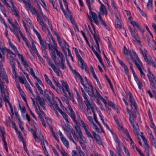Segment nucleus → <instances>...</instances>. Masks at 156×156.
Instances as JSON below:
<instances>
[{"label":"nucleus","instance_id":"nucleus-30","mask_svg":"<svg viewBox=\"0 0 156 156\" xmlns=\"http://www.w3.org/2000/svg\"><path fill=\"white\" fill-rule=\"evenodd\" d=\"M27 6L29 8L33 14L35 15L37 13V11L33 7L30 3H27L26 4Z\"/></svg>","mask_w":156,"mask_h":156},{"label":"nucleus","instance_id":"nucleus-26","mask_svg":"<svg viewBox=\"0 0 156 156\" xmlns=\"http://www.w3.org/2000/svg\"><path fill=\"white\" fill-rule=\"evenodd\" d=\"M147 63L150 65H152V66L155 68L156 67V65L154 62L151 57L149 55L147 54Z\"/></svg>","mask_w":156,"mask_h":156},{"label":"nucleus","instance_id":"nucleus-19","mask_svg":"<svg viewBox=\"0 0 156 156\" xmlns=\"http://www.w3.org/2000/svg\"><path fill=\"white\" fill-rule=\"evenodd\" d=\"M111 6L113 9L115 16H117L118 18H119L120 14L118 11L116 3L114 0H111Z\"/></svg>","mask_w":156,"mask_h":156},{"label":"nucleus","instance_id":"nucleus-64","mask_svg":"<svg viewBox=\"0 0 156 156\" xmlns=\"http://www.w3.org/2000/svg\"><path fill=\"white\" fill-rule=\"evenodd\" d=\"M61 67L62 69H65L66 68V66L65 64V59L61 61Z\"/></svg>","mask_w":156,"mask_h":156},{"label":"nucleus","instance_id":"nucleus-25","mask_svg":"<svg viewBox=\"0 0 156 156\" xmlns=\"http://www.w3.org/2000/svg\"><path fill=\"white\" fill-rule=\"evenodd\" d=\"M101 13L103 15H105L106 17L107 16V11L106 7L102 3H101V5L100 9V12L99 13L98 16L99 15V14L101 15Z\"/></svg>","mask_w":156,"mask_h":156},{"label":"nucleus","instance_id":"nucleus-33","mask_svg":"<svg viewBox=\"0 0 156 156\" xmlns=\"http://www.w3.org/2000/svg\"><path fill=\"white\" fill-rule=\"evenodd\" d=\"M59 112L60 113L63 118L66 121L67 124V125H68V124H69V122L68 119V116L63 111L62 109L59 111Z\"/></svg>","mask_w":156,"mask_h":156},{"label":"nucleus","instance_id":"nucleus-58","mask_svg":"<svg viewBox=\"0 0 156 156\" xmlns=\"http://www.w3.org/2000/svg\"><path fill=\"white\" fill-rule=\"evenodd\" d=\"M39 84H40L37 81V82H36L35 83V85L36 86V87L38 88V90L39 91L40 93L42 94H44V91L40 87V86L39 85Z\"/></svg>","mask_w":156,"mask_h":156},{"label":"nucleus","instance_id":"nucleus-59","mask_svg":"<svg viewBox=\"0 0 156 156\" xmlns=\"http://www.w3.org/2000/svg\"><path fill=\"white\" fill-rule=\"evenodd\" d=\"M25 85L26 88L30 91V92L32 94V95H34V94L30 86V85H29V84L27 83V82H26L25 83Z\"/></svg>","mask_w":156,"mask_h":156},{"label":"nucleus","instance_id":"nucleus-55","mask_svg":"<svg viewBox=\"0 0 156 156\" xmlns=\"http://www.w3.org/2000/svg\"><path fill=\"white\" fill-rule=\"evenodd\" d=\"M123 52L126 55L128 56H130L131 55L130 51L128 50L125 46H124V47Z\"/></svg>","mask_w":156,"mask_h":156},{"label":"nucleus","instance_id":"nucleus-18","mask_svg":"<svg viewBox=\"0 0 156 156\" xmlns=\"http://www.w3.org/2000/svg\"><path fill=\"white\" fill-rule=\"evenodd\" d=\"M128 95L129 97V102L130 103V105L132 108H133V107L135 109H136L137 108V104L133 98L132 94L130 92L128 93Z\"/></svg>","mask_w":156,"mask_h":156},{"label":"nucleus","instance_id":"nucleus-29","mask_svg":"<svg viewBox=\"0 0 156 156\" xmlns=\"http://www.w3.org/2000/svg\"><path fill=\"white\" fill-rule=\"evenodd\" d=\"M116 18V24L115 26L117 28H120L122 27V24L121 23V16L119 15V18H118L117 16H115Z\"/></svg>","mask_w":156,"mask_h":156},{"label":"nucleus","instance_id":"nucleus-62","mask_svg":"<svg viewBox=\"0 0 156 156\" xmlns=\"http://www.w3.org/2000/svg\"><path fill=\"white\" fill-rule=\"evenodd\" d=\"M31 130L32 131L33 136L34 138H35L36 141L37 142H39V140L36 135V132L35 131H34L33 129H31Z\"/></svg>","mask_w":156,"mask_h":156},{"label":"nucleus","instance_id":"nucleus-16","mask_svg":"<svg viewBox=\"0 0 156 156\" xmlns=\"http://www.w3.org/2000/svg\"><path fill=\"white\" fill-rule=\"evenodd\" d=\"M35 34L37 35V37L38 38L39 40V42L41 49L42 50V51H44V52L45 53V54H47V52L46 51V50L47 49V48L46 46H45L44 44V41L42 39L40 34L38 32Z\"/></svg>","mask_w":156,"mask_h":156},{"label":"nucleus","instance_id":"nucleus-42","mask_svg":"<svg viewBox=\"0 0 156 156\" xmlns=\"http://www.w3.org/2000/svg\"><path fill=\"white\" fill-rule=\"evenodd\" d=\"M87 93L91 97H93L94 96V90L93 87L92 85H90V88L87 91Z\"/></svg>","mask_w":156,"mask_h":156},{"label":"nucleus","instance_id":"nucleus-20","mask_svg":"<svg viewBox=\"0 0 156 156\" xmlns=\"http://www.w3.org/2000/svg\"><path fill=\"white\" fill-rule=\"evenodd\" d=\"M18 30H17V32H19L23 40L25 42L26 45L29 48V50L31 52V54L32 55H33V53H32V50L31 48V46L28 44L27 39L23 35L21 31L20 30V28H18Z\"/></svg>","mask_w":156,"mask_h":156},{"label":"nucleus","instance_id":"nucleus-15","mask_svg":"<svg viewBox=\"0 0 156 156\" xmlns=\"http://www.w3.org/2000/svg\"><path fill=\"white\" fill-rule=\"evenodd\" d=\"M47 60L48 62V64L53 69L56 74L58 76L62 77V72L56 68L55 66L53 64L51 59L48 58Z\"/></svg>","mask_w":156,"mask_h":156},{"label":"nucleus","instance_id":"nucleus-2","mask_svg":"<svg viewBox=\"0 0 156 156\" xmlns=\"http://www.w3.org/2000/svg\"><path fill=\"white\" fill-rule=\"evenodd\" d=\"M88 8L89 9L91 15L92 16V18L93 20L94 23L97 25H99V22L98 20V19L99 20V22L101 23V24L104 26L106 29L108 30H110V28L109 26L107 25L105 21L103 19L102 17L101 16L100 14H99V15L98 16L97 14L94 12H92L91 11V8L90 7V4L92 3L94 1V0H86Z\"/></svg>","mask_w":156,"mask_h":156},{"label":"nucleus","instance_id":"nucleus-39","mask_svg":"<svg viewBox=\"0 0 156 156\" xmlns=\"http://www.w3.org/2000/svg\"><path fill=\"white\" fill-rule=\"evenodd\" d=\"M105 39L107 41L110 50L113 52L114 54H115V52L114 51L113 49L112 48V46H111V42L109 41L108 37H105Z\"/></svg>","mask_w":156,"mask_h":156},{"label":"nucleus","instance_id":"nucleus-43","mask_svg":"<svg viewBox=\"0 0 156 156\" xmlns=\"http://www.w3.org/2000/svg\"><path fill=\"white\" fill-rule=\"evenodd\" d=\"M61 140L67 148H68L69 146V143L68 141L65 137H62L61 138Z\"/></svg>","mask_w":156,"mask_h":156},{"label":"nucleus","instance_id":"nucleus-61","mask_svg":"<svg viewBox=\"0 0 156 156\" xmlns=\"http://www.w3.org/2000/svg\"><path fill=\"white\" fill-rule=\"evenodd\" d=\"M150 139L152 144L156 148V140L154 138V137H152V138Z\"/></svg>","mask_w":156,"mask_h":156},{"label":"nucleus","instance_id":"nucleus-28","mask_svg":"<svg viewBox=\"0 0 156 156\" xmlns=\"http://www.w3.org/2000/svg\"><path fill=\"white\" fill-rule=\"evenodd\" d=\"M37 21L40 24L41 26L42 29L43 30H45V27L44 25L43 20L39 16H37Z\"/></svg>","mask_w":156,"mask_h":156},{"label":"nucleus","instance_id":"nucleus-3","mask_svg":"<svg viewBox=\"0 0 156 156\" xmlns=\"http://www.w3.org/2000/svg\"><path fill=\"white\" fill-rule=\"evenodd\" d=\"M127 111L128 113L129 114V121L131 126L133 128L134 131L136 132L137 134L138 135V134L140 135V137L142 138L143 141L145 144L146 145V140L144 136L143 133L140 132V134L138 133L139 132V127L137 124L136 123H135L134 120L135 119V117L132 113L131 111L129 110L128 108V106H126Z\"/></svg>","mask_w":156,"mask_h":156},{"label":"nucleus","instance_id":"nucleus-32","mask_svg":"<svg viewBox=\"0 0 156 156\" xmlns=\"http://www.w3.org/2000/svg\"><path fill=\"white\" fill-rule=\"evenodd\" d=\"M69 116H70V117L72 119L74 122L75 123H76V125L75 126V127L77 126H78V123L76 119L75 112H74L73 113H69Z\"/></svg>","mask_w":156,"mask_h":156},{"label":"nucleus","instance_id":"nucleus-27","mask_svg":"<svg viewBox=\"0 0 156 156\" xmlns=\"http://www.w3.org/2000/svg\"><path fill=\"white\" fill-rule=\"evenodd\" d=\"M71 71L75 78L76 82H77V80H79L82 77L79 73L77 72L75 70L72 69Z\"/></svg>","mask_w":156,"mask_h":156},{"label":"nucleus","instance_id":"nucleus-34","mask_svg":"<svg viewBox=\"0 0 156 156\" xmlns=\"http://www.w3.org/2000/svg\"><path fill=\"white\" fill-rule=\"evenodd\" d=\"M17 87L18 90H19L22 98L25 101H26L27 99L25 97V94L23 91L22 90L21 88L20 87L19 84H18L17 85Z\"/></svg>","mask_w":156,"mask_h":156},{"label":"nucleus","instance_id":"nucleus-40","mask_svg":"<svg viewBox=\"0 0 156 156\" xmlns=\"http://www.w3.org/2000/svg\"><path fill=\"white\" fill-rule=\"evenodd\" d=\"M27 22L29 23L31 28L33 29L34 32L36 34L38 32L35 28L34 26L32 24L31 20L29 18H27Z\"/></svg>","mask_w":156,"mask_h":156},{"label":"nucleus","instance_id":"nucleus-12","mask_svg":"<svg viewBox=\"0 0 156 156\" xmlns=\"http://www.w3.org/2000/svg\"><path fill=\"white\" fill-rule=\"evenodd\" d=\"M133 54L134 55V57H132V59L138 70L143 69V67L141 61L139 59V58L136 53L135 52L133 51Z\"/></svg>","mask_w":156,"mask_h":156},{"label":"nucleus","instance_id":"nucleus-46","mask_svg":"<svg viewBox=\"0 0 156 156\" xmlns=\"http://www.w3.org/2000/svg\"><path fill=\"white\" fill-rule=\"evenodd\" d=\"M57 55L60 58L61 61L65 59V57L62 53L58 50L56 52Z\"/></svg>","mask_w":156,"mask_h":156},{"label":"nucleus","instance_id":"nucleus-63","mask_svg":"<svg viewBox=\"0 0 156 156\" xmlns=\"http://www.w3.org/2000/svg\"><path fill=\"white\" fill-rule=\"evenodd\" d=\"M18 123L20 127L21 130L24 132L25 131L24 127L23 125V122L21 121L20 119L19 118L18 119Z\"/></svg>","mask_w":156,"mask_h":156},{"label":"nucleus","instance_id":"nucleus-38","mask_svg":"<svg viewBox=\"0 0 156 156\" xmlns=\"http://www.w3.org/2000/svg\"><path fill=\"white\" fill-rule=\"evenodd\" d=\"M11 25L13 28V29H12L10 27H9V29L12 32H14V31L15 32L17 31L18 30V28H20V27H19V25H16L14 23H12Z\"/></svg>","mask_w":156,"mask_h":156},{"label":"nucleus","instance_id":"nucleus-56","mask_svg":"<svg viewBox=\"0 0 156 156\" xmlns=\"http://www.w3.org/2000/svg\"><path fill=\"white\" fill-rule=\"evenodd\" d=\"M92 128L95 129L96 131L98 133L100 132L99 130V129L98 127L96 125L94 122L90 124Z\"/></svg>","mask_w":156,"mask_h":156},{"label":"nucleus","instance_id":"nucleus-23","mask_svg":"<svg viewBox=\"0 0 156 156\" xmlns=\"http://www.w3.org/2000/svg\"><path fill=\"white\" fill-rule=\"evenodd\" d=\"M55 83L57 87H59V89L62 94H63L66 97L67 95V94L66 92V91L65 90L64 88L61 87V85L58 82V80L56 81H55Z\"/></svg>","mask_w":156,"mask_h":156},{"label":"nucleus","instance_id":"nucleus-52","mask_svg":"<svg viewBox=\"0 0 156 156\" xmlns=\"http://www.w3.org/2000/svg\"><path fill=\"white\" fill-rule=\"evenodd\" d=\"M64 45H65V47L68 50V55L69 56H70L72 55L71 51L69 49V46L67 44V42L66 41H64Z\"/></svg>","mask_w":156,"mask_h":156},{"label":"nucleus","instance_id":"nucleus-44","mask_svg":"<svg viewBox=\"0 0 156 156\" xmlns=\"http://www.w3.org/2000/svg\"><path fill=\"white\" fill-rule=\"evenodd\" d=\"M147 6L148 11H151L153 8L152 0H148Z\"/></svg>","mask_w":156,"mask_h":156},{"label":"nucleus","instance_id":"nucleus-4","mask_svg":"<svg viewBox=\"0 0 156 156\" xmlns=\"http://www.w3.org/2000/svg\"><path fill=\"white\" fill-rule=\"evenodd\" d=\"M33 103L35 105L36 104L38 105L39 111L38 110L37 107L35 108V111L41 119L45 116V114L43 110L45 109L44 103L42 101L41 98L39 96H37L35 99H32Z\"/></svg>","mask_w":156,"mask_h":156},{"label":"nucleus","instance_id":"nucleus-8","mask_svg":"<svg viewBox=\"0 0 156 156\" xmlns=\"http://www.w3.org/2000/svg\"><path fill=\"white\" fill-rule=\"evenodd\" d=\"M75 128L79 135V139L78 140L79 141L83 149H86V147L85 144L87 143L86 138L83 135L80 127L79 126H75Z\"/></svg>","mask_w":156,"mask_h":156},{"label":"nucleus","instance_id":"nucleus-47","mask_svg":"<svg viewBox=\"0 0 156 156\" xmlns=\"http://www.w3.org/2000/svg\"><path fill=\"white\" fill-rule=\"evenodd\" d=\"M93 135L94 136V138L96 139V140L97 142L99 144H101L102 142L100 139V137H99V136L95 133H94Z\"/></svg>","mask_w":156,"mask_h":156},{"label":"nucleus","instance_id":"nucleus-36","mask_svg":"<svg viewBox=\"0 0 156 156\" xmlns=\"http://www.w3.org/2000/svg\"><path fill=\"white\" fill-rule=\"evenodd\" d=\"M96 95L95 96L96 99H97L98 102L99 104L100 105H102L101 102L100 101V100L102 97L100 95L98 91L97 90H96Z\"/></svg>","mask_w":156,"mask_h":156},{"label":"nucleus","instance_id":"nucleus-51","mask_svg":"<svg viewBox=\"0 0 156 156\" xmlns=\"http://www.w3.org/2000/svg\"><path fill=\"white\" fill-rule=\"evenodd\" d=\"M19 107L21 111L23 113L22 116L23 117V115H24V113H25L26 110L25 107L22 105L19 104Z\"/></svg>","mask_w":156,"mask_h":156},{"label":"nucleus","instance_id":"nucleus-6","mask_svg":"<svg viewBox=\"0 0 156 156\" xmlns=\"http://www.w3.org/2000/svg\"><path fill=\"white\" fill-rule=\"evenodd\" d=\"M16 56V54L11 50L9 49L6 54L7 58L9 60V63L11 66L12 69V72L13 75L16 77H17V73L16 71L15 66V62L14 61V58L13 55Z\"/></svg>","mask_w":156,"mask_h":156},{"label":"nucleus","instance_id":"nucleus-22","mask_svg":"<svg viewBox=\"0 0 156 156\" xmlns=\"http://www.w3.org/2000/svg\"><path fill=\"white\" fill-rule=\"evenodd\" d=\"M62 85L64 88L68 92L69 95L71 96L72 91L70 90L69 85L67 82L63 80L61 81Z\"/></svg>","mask_w":156,"mask_h":156},{"label":"nucleus","instance_id":"nucleus-7","mask_svg":"<svg viewBox=\"0 0 156 156\" xmlns=\"http://www.w3.org/2000/svg\"><path fill=\"white\" fill-rule=\"evenodd\" d=\"M21 60L24 66L27 70L32 75L34 79H35L37 81L40 85L44 87V86L41 81L36 76L33 69L29 67L25 58H24Z\"/></svg>","mask_w":156,"mask_h":156},{"label":"nucleus","instance_id":"nucleus-14","mask_svg":"<svg viewBox=\"0 0 156 156\" xmlns=\"http://www.w3.org/2000/svg\"><path fill=\"white\" fill-rule=\"evenodd\" d=\"M9 46L14 51L15 53L18 55L19 58L21 60L23 59L24 58L23 57V55L20 54L16 46L14 45L11 42L10 39H9Z\"/></svg>","mask_w":156,"mask_h":156},{"label":"nucleus","instance_id":"nucleus-9","mask_svg":"<svg viewBox=\"0 0 156 156\" xmlns=\"http://www.w3.org/2000/svg\"><path fill=\"white\" fill-rule=\"evenodd\" d=\"M73 49L79 61V64L80 66L82 69L85 70L87 72H88V69L86 63L84 62L83 60L80 55L78 51L76 48H73Z\"/></svg>","mask_w":156,"mask_h":156},{"label":"nucleus","instance_id":"nucleus-57","mask_svg":"<svg viewBox=\"0 0 156 156\" xmlns=\"http://www.w3.org/2000/svg\"><path fill=\"white\" fill-rule=\"evenodd\" d=\"M42 16L44 18L46 22H47V23H48L49 27H50V28L51 29H52V27L51 25V24L50 23L49 21V20H48V17H46L44 14L43 15H42Z\"/></svg>","mask_w":156,"mask_h":156},{"label":"nucleus","instance_id":"nucleus-31","mask_svg":"<svg viewBox=\"0 0 156 156\" xmlns=\"http://www.w3.org/2000/svg\"><path fill=\"white\" fill-rule=\"evenodd\" d=\"M129 20L130 23L133 26L134 28H139V25L136 21L132 20L131 17H130L129 18Z\"/></svg>","mask_w":156,"mask_h":156},{"label":"nucleus","instance_id":"nucleus-21","mask_svg":"<svg viewBox=\"0 0 156 156\" xmlns=\"http://www.w3.org/2000/svg\"><path fill=\"white\" fill-rule=\"evenodd\" d=\"M18 30H17V32H19L23 40L25 42L26 45L29 48V50L31 52V54L32 55H33V53H32V50L31 48V46L28 44L27 39L23 35L21 31L20 30V28H18Z\"/></svg>","mask_w":156,"mask_h":156},{"label":"nucleus","instance_id":"nucleus-13","mask_svg":"<svg viewBox=\"0 0 156 156\" xmlns=\"http://www.w3.org/2000/svg\"><path fill=\"white\" fill-rule=\"evenodd\" d=\"M148 74L147 75L149 80L150 82V85L154 87L156 83L155 78L152 72L149 68H148Z\"/></svg>","mask_w":156,"mask_h":156},{"label":"nucleus","instance_id":"nucleus-50","mask_svg":"<svg viewBox=\"0 0 156 156\" xmlns=\"http://www.w3.org/2000/svg\"><path fill=\"white\" fill-rule=\"evenodd\" d=\"M36 131H35L36 132V133L37 132H38L39 133V137L40 139L41 140H42L44 139V138L43 136L42 135V134L41 133V131L40 130L38 129V127L37 126H36Z\"/></svg>","mask_w":156,"mask_h":156},{"label":"nucleus","instance_id":"nucleus-37","mask_svg":"<svg viewBox=\"0 0 156 156\" xmlns=\"http://www.w3.org/2000/svg\"><path fill=\"white\" fill-rule=\"evenodd\" d=\"M133 77L134 80L136 81L139 88L140 89H141V87L142 86V84L141 83H140V82L137 75L134 76Z\"/></svg>","mask_w":156,"mask_h":156},{"label":"nucleus","instance_id":"nucleus-1","mask_svg":"<svg viewBox=\"0 0 156 156\" xmlns=\"http://www.w3.org/2000/svg\"><path fill=\"white\" fill-rule=\"evenodd\" d=\"M89 18L91 22V26L93 28V30H91L90 28V30L92 34L93 35V37L95 41L97 44V46H94L97 51H96L94 48L93 46L92 47V49L98 59L102 65L103 66L104 65L102 63L101 58L99 55V54L98 52V51L99 52V53L101 52V51L100 49L99 44V42L101 40L98 33H97L95 31V28L92 22V19L91 17H89Z\"/></svg>","mask_w":156,"mask_h":156},{"label":"nucleus","instance_id":"nucleus-49","mask_svg":"<svg viewBox=\"0 0 156 156\" xmlns=\"http://www.w3.org/2000/svg\"><path fill=\"white\" fill-rule=\"evenodd\" d=\"M19 134H18V137L20 140L21 141L23 144V145L26 144V141L24 140V138L22 136V134L21 132H19Z\"/></svg>","mask_w":156,"mask_h":156},{"label":"nucleus","instance_id":"nucleus-5","mask_svg":"<svg viewBox=\"0 0 156 156\" xmlns=\"http://www.w3.org/2000/svg\"><path fill=\"white\" fill-rule=\"evenodd\" d=\"M50 36L53 41V44H48V48L51 51L50 55L51 58L55 64H57V57L55 55V52H56L58 50L57 44L53 38L51 36Z\"/></svg>","mask_w":156,"mask_h":156},{"label":"nucleus","instance_id":"nucleus-53","mask_svg":"<svg viewBox=\"0 0 156 156\" xmlns=\"http://www.w3.org/2000/svg\"><path fill=\"white\" fill-rule=\"evenodd\" d=\"M100 105H101V108L102 110H103L104 111H108V112L109 113L111 111V108L108 107L107 106V105H105V108H104V106H103L102 104V105H101V104Z\"/></svg>","mask_w":156,"mask_h":156},{"label":"nucleus","instance_id":"nucleus-17","mask_svg":"<svg viewBox=\"0 0 156 156\" xmlns=\"http://www.w3.org/2000/svg\"><path fill=\"white\" fill-rule=\"evenodd\" d=\"M83 97L84 99V102L87 107V110L93 109L89 100L88 99V96L85 93L82 94Z\"/></svg>","mask_w":156,"mask_h":156},{"label":"nucleus","instance_id":"nucleus-54","mask_svg":"<svg viewBox=\"0 0 156 156\" xmlns=\"http://www.w3.org/2000/svg\"><path fill=\"white\" fill-rule=\"evenodd\" d=\"M70 131L75 139L76 140H78L79 139V136H78L76 134L74 130L73 129H70Z\"/></svg>","mask_w":156,"mask_h":156},{"label":"nucleus","instance_id":"nucleus-10","mask_svg":"<svg viewBox=\"0 0 156 156\" xmlns=\"http://www.w3.org/2000/svg\"><path fill=\"white\" fill-rule=\"evenodd\" d=\"M3 3L4 4H5V5L9 7L10 8H11V7L10 6L9 4V3L7 2V1H9L11 3L12 8L11 9V11L12 12V15H14L16 17L18 18V19H19L20 18V16L19 15V12L18 9H17L15 5H14V3L12 0H1Z\"/></svg>","mask_w":156,"mask_h":156},{"label":"nucleus","instance_id":"nucleus-11","mask_svg":"<svg viewBox=\"0 0 156 156\" xmlns=\"http://www.w3.org/2000/svg\"><path fill=\"white\" fill-rule=\"evenodd\" d=\"M79 118L80 119L79 120V122L81 126L83 128L86 135L88 137L93 138V137L90 133V129L88 126L80 119V116Z\"/></svg>","mask_w":156,"mask_h":156},{"label":"nucleus","instance_id":"nucleus-48","mask_svg":"<svg viewBox=\"0 0 156 156\" xmlns=\"http://www.w3.org/2000/svg\"><path fill=\"white\" fill-rule=\"evenodd\" d=\"M129 29L131 33V34L132 37L134 38L136 41H137V42H138L139 41L138 40L139 38L137 37V35H136L134 34V33L132 31V29L130 28L129 27Z\"/></svg>","mask_w":156,"mask_h":156},{"label":"nucleus","instance_id":"nucleus-24","mask_svg":"<svg viewBox=\"0 0 156 156\" xmlns=\"http://www.w3.org/2000/svg\"><path fill=\"white\" fill-rule=\"evenodd\" d=\"M57 39L58 41V44H59V45L60 46H61L62 50L64 53V54L66 55H67V53L66 52H65V51L64 49L65 47V45H64V41H64L63 42H62V40L59 37V36H57Z\"/></svg>","mask_w":156,"mask_h":156},{"label":"nucleus","instance_id":"nucleus-60","mask_svg":"<svg viewBox=\"0 0 156 156\" xmlns=\"http://www.w3.org/2000/svg\"><path fill=\"white\" fill-rule=\"evenodd\" d=\"M19 80L20 82L22 84L25 83L26 82H27L24 76L19 77Z\"/></svg>","mask_w":156,"mask_h":156},{"label":"nucleus","instance_id":"nucleus-45","mask_svg":"<svg viewBox=\"0 0 156 156\" xmlns=\"http://www.w3.org/2000/svg\"><path fill=\"white\" fill-rule=\"evenodd\" d=\"M122 133L123 135V136H126L127 137H128L129 140L131 141H132V138H131L130 136L129 135V133L128 132V131L126 129H124V131H122L121 132Z\"/></svg>","mask_w":156,"mask_h":156},{"label":"nucleus","instance_id":"nucleus-35","mask_svg":"<svg viewBox=\"0 0 156 156\" xmlns=\"http://www.w3.org/2000/svg\"><path fill=\"white\" fill-rule=\"evenodd\" d=\"M46 81L47 82V83L52 88L54 89L55 91H56L57 92H58V89L55 88V86L53 85V84L51 81V80L49 79L48 78L46 79Z\"/></svg>","mask_w":156,"mask_h":156},{"label":"nucleus","instance_id":"nucleus-41","mask_svg":"<svg viewBox=\"0 0 156 156\" xmlns=\"http://www.w3.org/2000/svg\"><path fill=\"white\" fill-rule=\"evenodd\" d=\"M79 80H80L81 83L84 87L85 88H86L87 87L86 86V85L88 83V80L87 78L85 77L84 80L82 77Z\"/></svg>","mask_w":156,"mask_h":156}]
</instances>
